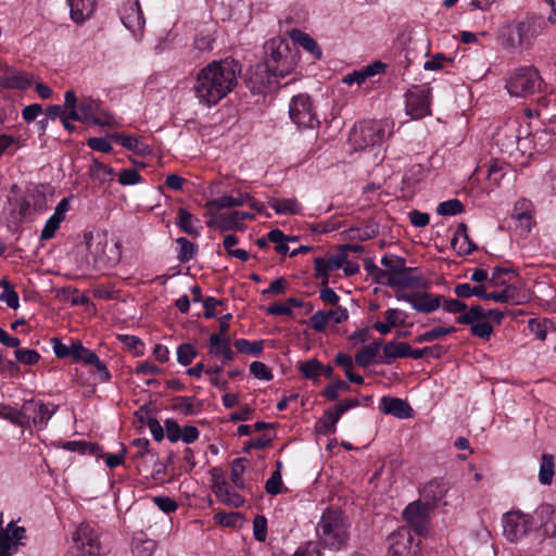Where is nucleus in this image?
<instances>
[{
	"instance_id": "obj_1",
	"label": "nucleus",
	"mask_w": 556,
	"mask_h": 556,
	"mask_svg": "<svg viewBox=\"0 0 556 556\" xmlns=\"http://www.w3.org/2000/svg\"><path fill=\"white\" fill-rule=\"evenodd\" d=\"M240 72V65L233 59L212 61L197 74L195 98L201 104L216 105L235 89Z\"/></svg>"
},
{
	"instance_id": "obj_2",
	"label": "nucleus",
	"mask_w": 556,
	"mask_h": 556,
	"mask_svg": "<svg viewBox=\"0 0 556 556\" xmlns=\"http://www.w3.org/2000/svg\"><path fill=\"white\" fill-rule=\"evenodd\" d=\"M266 63L257 66L251 74L250 84L253 91L263 93L273 84V77H285L298 65V51L292 50L289 42L281 38H273L265 45Z\"/></svg>"
},
{
	"instance_id": "obj_3",
	"label": "nucleus",
	"mask_w": 556,
	"mask_h": 556,
	"mask_svg": "<svg viewBox=\"0 0 556 556\" xmlns=\"http://www.w3.org/2000/svg\"><path fill=\"white\" fill-rule=\"evenodd\" d=\"M86 262L89 267L104 273L117 265L122 257L121 244L106 231L85 233Z\"/></svg>"
},
{
	"instance_id": "obj_4",
	"label": "nucleus",
	"mask_w": 556,
	"mask_h": 556,
	"mask_svg": "<svg viewBox=\"0 0 556 556\" xmlns=\"http://www.w3.org/2000/svg\"><path fill=\"white\" fill-rule=\"evenodd\" d=\"M349 523L338 509H327L323 513L316 527L319 541L325 547L340 549L348 541Z\"/></svg>"
},
{
	"instance_id": "obj_5",
	"label": "nucleus",
	"mask_w": 556,
	"mask_h": 556,
	"mask_svg": "<svg viewBox=\"0 0 556 556\" xmlns=\"http://www.w3.org/2000/svg\"><path fill=\"white\" fill-rule=\"evenodd\" d=\"M394 123L390 119L364 121L351 129L349 141L354 150L381 144L393 131Z\"/></svg>"
},
{
	"instance_id": "obj_6",
	"label": "nucleus",
	"mask_w": 556,
	"mask_h": 556,
	"mask_svg": "<svg viewBox=\"0 0 556 556\" xmlns=\"http://www.w3.org/2000/svg\"><path fill=\"white\" fill-rule=\"evenodd\" d=\"M542 78L533 66H526L516 70L506 83L510 96L529 97L541 90Z\"/></svg>"
},
{
	"instance_id": "obj_7",
	"label": "nucleus",
	"mask_w": 556,
	"mask_h": 556,
	"mask_svg": "<svg viewBox=\"0 0 556 556\" xmlns=\"http://www.w3.org/2000/svg\"><path fill=\"white\" fill-rule=\"evenodd\" d=\"M58 410V405L43 403L41 401L28 400L21 407L22 427L34 426L37 429H43L48 425L51 417Z\"/></svg>"
},
{
	"instance_id": "obj_8",
	"label": "nucleus",
	"mask_w": 556,
	"mask_h": 556,
	"mask_svg": "<svg viewBox=\"0 0 556 556\" xmlns=\"http://www.w3.org/2000/svg\"><path fill=\"white\" fill-rule=\"evenodd\" d=\"M545 27L546 22L543 16H527L525 20L514 24V31L518 33V38L516 40L510 38L509 43L511 47H525V49H530L534 40L544 31Z\"/></svg>"
},
{
	"instance_id": "obj_9",
	"label": "nucleus",
	"mask_w": 556,
	"mask_h": 556,
	"mask_svg": "<svg viewBox=\"0 0 556 556\" xmlns=\"http://www.w3.org/2000/svg\"><path fill=\"white\" fill-rule=\"evenodd\" d=\"M503 533L510 542H516L538 528L534 516L521 511H509L503 516Z\"/></svg>"
},
{
	"instance_id": "obj_10",
	"label": "nucleus",
	"mask_w": 556,
	"mask_h": 556,
	"mask_svg": "<svg viewBox=\"0 0 556 556\" xmlns=\"http://www.w3.org/2000/svg\"><path fill=\"white\" fill-rule=\"evenodd\" d=\"M73 541L78 556H101L103 554V546L99 534L88 523L78 526L73 534Z\"/></svg>"
},
{
	"instance_id": "obj_11",
	"label": "nucleus",
	"mask_w": 556,
	"mask_h": 556,
	"mask_svg": "<svg viewBox=\"0 0 556 556\" xmlns=\"http://www.w3.org/2000/svg\"><path fill=\"white\" fill-rule=\"evenodd\" d=\"M289 116L299 127L314 128L319 125V121L312 106L311 98L307 94L301 93L291 99Z\"/></svg>"
},
{
	"instance_id": "obj_12",
	"label": "nucleus",
	"mask_w": 556,
	"mask_h": 556,
	"mask_svg": "<svg viewBox=\"0 0 556 556\" xmlns=\"http://www.w3.org/2000/svg\"><path fill=\"white\" fill-rule=\"evenodd\" d=\"M456 323L469 325L471 334L484 340H489L493 333V326L485 319V311L481 305H472L456 318Z\"/></svg>"
},
{
	"instance_id": "obj_13",
	"label": "nucleus",
	"mask_w": 556,
	"mask_h": 556,
	"mask_svg": "<svg viewBox=\"0 0 556 556\" xmlns=\"http://www.w3.org/2000/svg\"><path fill=\"white\" fill-rule=\"evenodd\" d=\"M389 556H417L419 543L407 527H401L389 535Z\"/></svg>"
},
{
	"instance_id": "obj_14",
	"label": "nucleus",
	"mask_w": 556,
	"mask_h": 556,
	"mask_svg": "<svg viewBox=\"0 0 556 556\" xmlns=\"http://www.w3.org/2000/svg\"><path fill=\"white\" fill-rule=\"evenodd\" d=\"M430 511L431 509L418 500L405 507L403 518L416 533L426 534L429 531Z\"/></svg>"
},
{
	"instance_id": "obj_15",
	"label": "nucleus",
	"mask_w": 556,
	"mask_h": 556,
	"mask_svg": "<svg viewBox=\"0 0 556 556\" xmlns=\"http://www.w3.org/2000/svg\"><path fill=\"white\" fill-rule=\"evenodd\" d=\"M121 21L131 34L140 39L143 34L146 20L139 0H127L119 10Z\"/></svg>"
},
{
	"instance_id": "obj_16",
	"label": "nucleus",
	"mask_w": 556,
	"mask_h": 556,
	"mask_svg": "<svg viewBox=\"0 0 556 556\" xmlns=\"http://www.w3.org/2000/svg\"><path fill=\"white\" fill-rule=\"evenodd\" d=\"M430 91L414 87L405 94L406 112L413 118H422L430 114Z\"/></svg>"
},
{
	"instance_id": "obj_17",
	"label": "nucleus",
	"mask_w": 556,
	"mask_h": 556,
	"mask_svg": "<svg viewBox=\"0 0 556 556\" xmlns=\"http://www.w3.org/2000/svg\"><path fill=\"white\" fill-rule=\"evenodd\" d=\"M396 299L410 304L418 313L429 314L437 311L442 303V295H432L428 292L397 293Z\"/></svg>"
},
{
	"instance_id": "obj_18",
	"label": "nucleus",
	"mask_w": 556,
	"mask_h": 556,
	"mask_svg": "<svg viewBox=\"0 0 556 556\" xmlns=\"http://www.w3.org/2000/svg\"><path fill=\"white\" fill-rule=\"evenodd\" d=\"M358 405V400L345 399L332 408L327 409L317 424L319 432L333 433L336 431V425L340 420L341 416L349 409L357 407Z\"/></svg>"
},
{
	"instance_id": "obj_19",
	"label": "nucleus",
	"mask_w": 556,
	"mask_h": 556,
	"mask_svg": "<svg viewBox=\"0 0 556 556\" xmlns=\"http://www.w3.org/2000/svg\"><path fill=\"white\" fill-rule=\"evenodd\" d=\"M26 538V529L15 526L11 521L5 529L0 531V556L14 555L18 546L24 545L23 540Z\"/></svg>"
},
{
	"instance_id": "obj_20",
	"label": "nucleus",
	"mask_w": 556,
	"mask_h": 556,
	"mask_svg": "<svg viewBox=\"0 0 556 556\" xmlns=\"http://www.w3.org/2000/svg\"><path fill=\"white\" fill-rule=\"evenodd\" d=\"M78 110L81 115V119L85 122H91L101 126H109L113 124V117L106 113H103L99 103L93 99H81L78 103Z\"/></svg>"
},
{
	"instance_id": "obj_21",
	"label": "nucleus",
	"mask_w": 556,
	"mask_h": 556,
	"mask_svg": "<svg viewBox=\"0 0 556 556\" xmlns=\"http://www.w3.org/2000/svg\"><path fill=\"white\" fill-rule=\"evenodd\" d=\"M349 318L348 309L341 306H337L329 311H317L309 318V326L318 332L326 329L328 324H341Z\"/></svg>"
},
{
	"instance_id": "obj_22",
	"label": "nucleus",
	"mask_w": 556,
	"mask_h": 556,
	"mask_svg": "<svg viewBox=\"0 0 556 556\" xmlns=\"http://www.w3.org/2000/svg\"><path fill=\"white\" fill-rule=\"evenodd\" d=\"M533 204L531 201L521 199L515 203L511 218L515 220L516 229L522 233H529L534 225Z\"/></svg>"
},
{
	"instance_id": "obj_23",
	"label": "nucleus",
	"mask_w": 556,
	"mask_h": 556,
	"mask_svg": "<svg viewBox=\"0 0 556 556\" xmlns=\"http://www.w3.org/2000/svg\"><path fill=\"white\" fill-rule=\"evenodd\" d=\"M387 286L399 288H421L425 286V279L418 273L417 268L406 265L392 278L387 281Z\"/></svg>"
},
{
	"instance_id": "obj_24",
	"label": "nucleus",
	"mask_w": 556,
	"mask_h": 556,
	"mask_svg": "<svg viewBox=\"0 0 556 556\" xmlns=\"http://www.w3.org/2000/svg\"><path fill=\"white\" fill-rule=\"evenodd\" d=\"M2 68L0 85L3 88L25 90L30 86L31 80L25 73L18 72L5 62Z\"/></svg>"
},
{
	"instance_id": "obj_25",
	"label": "nucleus",
	"mask_w": 556,
	"mask_h": 556,
	"mask_svg": "<svg viewBox=\"0 0 556 556\" xmlns=\"http://www.w3.org/2000/svg\"><path fill=\"white\" fill-rule=\"evenodd\" d=\"M345 262V254L340 253L330 256L329 258L317 257L314 260V269L316 278H323V285L328 283L329 273L343 267Z\"/></svg>"
},
{
	"instance_id": "obj_26",
	"label": "nucleus",
	"mask_w": 556,
	"mask_h": 556,
	"mask_svg": "<svg viewBox=\"0 0 556 556\" xmlns=\"http://www.w3.org/2000/svg\"><path fill=\"white\" fill-rule=\"evenodd\" d=\"M380 410L387 415H392L400 419L409 418L413 415V408L409 404L399 397L383 396L380 400Z\"/></svg>"
},
{
	"instance_id": "obj_27",
	"label": "nucleus",
	"mask_w": 556,
	"mask_h": 556,
	"mask_svg": "<svg viewBox=\"0 0 556 556\" xmlns=\"http://www.w3.org/2000/svg\"><path fill=\"white\" fill-rule=\"evenodd\" d=\"M447 484L441 480H432L428 482L422 491V504L427 505L431 510L440 503L446 495Z\"/></svg>"
},
{
	"instance_id": "obj_28",
	"label": "nucleus",
	"mask_w": 556,
	"mask_h": 556,
	"mask_svg": "<svg viewBox=\"0 0 556 556\" xmlns=\"http://www.w3.org/2000/svg\"><path fill=\"white\" fill-rule=\"evenodd\" d=\"M534 519L544 535L556 536V508L542 505L535 510Z\"/></svg>"
},
{
	"instance_id": "obj_29",
	"label": "nucleus",
	"mask_w": 556,
	"mask_h": 556,
	"mask_svg": "<svg viewBox=\"0 0 556 556\" xmlns=\"http://www.w3.org/2000/svg\"><path fill=\"white\" fill-rule=\"evenodd\" d=\"M208 353L214 357L220 358L223 363L230 362L235 356L229 338L217 333L210 336Z\"/></svg>"
},
{
	"instance_id": "obj_30",
	"label": "nucleus",
	"mask_w": 556,
	"mask_h": 556,
	"mask_svg": "<svg viewBox=\"0 0 556 556\" xmlns=\"http://www.w3.org/2000/svg\"><path fill=\"white\" fill-rule=\"evenodd\" d=\"M213 491L217 498L228 506L240 507L244 503L243 497L233 491L230 484L225 480L215 481Z\"/></svg>"
},
{
	"instance_id": "obj_31",
	"label": "nucleus",
	"mask_w": 556,
	"mask_h": 556,
	"mask_svg": "<svg viewBox=\"0 0 556 556\" xmlns=\"http://www.w3.org/2000/svg\"><path fill=\"white\" fill-rule=\"evenodd\" d=\"M451 245L459 255H468L476 250L477 247L468 236L466 224H459L451 240Z\"/></svg>"
},
{
	"instance_id": "obj_32",
	"label": "nucleus",
	"mask_w": 556,
	"mask_h": 556,
	"mask_svg": "<svg viewBox=\"0 0 556 556\" xmlns=\"http://www.w3.org/2000/svg\"><path fill=\"white\" fill-rule=\"evenodd\" d=\"M71 17L75 23H83L94 10L93 0H67Z\"/></svg>"
},
{
	"instance_id": "obj_33",
	"label": "nucleus",
	"mask_w": 556,
	"mask_h": 556,
	"mask_svg": "<svg viewBox=\"0 0 556 556\" xmlns=\"http://www.w3.org/2000/svg\"><path fill=\"white\" fill-rule=\"evenodd\" d=\"M250 195L248 193L238 192L237 197L223 195L220 198L207 201L205 207L210 211L223 210L228 207L241 206L248 203Z\"/></svg>"
},
{
	"instance_id": "obj_34",
	"label": "nucleus",
	"mask_w": 556,
	"mask_h": 556,
	"mask_svg": "<svg viewBox=\"0 0 556 556\" xmlns=\"http://www.w3.org/2000/svg\"><path fill=\"white\" fill-rule=\"evenodd\" d=\"M289 36L294 43L301 46L304 50L309 52L313 56H315L316 59L321 58L323 53H321L319 46L317 45L315 39L313 37H311L308 34L294 28L289 31Z\"/></svg>"
},
{
	"instance_id": "obj_35",
	"label": "nucleus",
	"mask_w": 556,
	"mask_h": 556,
	"mask_svg": "<svg viewBox=\"0 0 556 556\" xmlns=\"http://www.w3.org/2000/svg\"><path fill=\"white\" fill-rule=\"evenodd\" d=\"M112 138L123 148L139 155L148 154L151 151L150 147L138 137L124 134H115L112 136Z\"/></svg>"
},
{
	"instance_id": "obj_36",
	"label": "nucleus",
	"mask_w": 556,
	"mask_h": 556,
	"mask_svg": "<svg viewBox=\"0 0 556 556\" xmlns=\"http://www.w3.org/2000/svg\"><path fill=\"white\" fill-rule=\"evenodd\" d=\"M413 349L406 342L391 341L383 346V356L386 363H391L395 358L412 357Z\"/></svg>"
},
{
	"instance_id": "obj_37",
	"label": "nucleus",
	"mask_w": 556,
	"mask_h": 556,
	"mask_svg": "<svg viewBox=\"0 0 556 556\" xmlns=\"http://www.w3.org/2000/svg\"><path fill=\"white\" fill-rule=\"evenodd\" d=\"M497 303H514L519 304L521 302L518 287L515 285H507L501 291H491L486 293V299Z\"/></svg>"
},
{
	"instance_id": "obj_38",
	"label": "nucleus",
	"mask_w": 556,
	"mask_h": 556,
	"mask_svg": "<svg viewBox=\"0 0 556 556\" xmlns=\"http://www.w3.org/2000/svg\"><path fill=\"white\" fill-rule=\"evenodd\" d=\"M382 342L383 341L379 339L368 345H365L362 350H359L355 354L356 364L362 367H367L368 365H370L375 361L376 356L378 355V353L381 349Z\"/></svg>"
},
{
	"instance_id": "obj_39",
	"label": "nucleus",
	"mask_w": 556,
	"mask_h": 556,
	"mask_svg": "<svg viewBox=\"0 0 556 556\" xmlns=\"http://www.w3.org/2000/svg\"><path fill=\"white\" fill-rule=\"evenodd\" d=\"M238 216V211L219 214L208 222L207 225L210 227L215 226L222 231L238 229L241 226Z\"/></svg>"
},
{
	"instance_id": "obj_40",
	"label": "nucleus",
	"mask_w": 556,
	"mask_h": 556,
	"mask_svg": "<svg viewBox=\"0 0 556 556\" xmlns=\"http://www.w3.org/2000/svg\"><path fill=\"white\" fill-rule=\"evenodd\" d=\"M269 206L274 208L277 214L287 215V214H299L301 211V206L295 199H270Z\"/></svg>"
},
{
	"instance_id": "obj_41",
	"label": "nucleus",
	"mask_w": 556,
	"mask_h": 556,
	"mask_svg": "<svg viewBox=\"0 0 556 556\" xmlns=\"http://www.w3.org/2000/svg\"><path fill=\"white\" fill-rule=\"evenodd\" d=\"M89 174L91 178L100 182H106L113 180L115 172L109 165L98 161L97 159H93L89 167Z\"/></svg>"
},
{
	"instance_id": "obj_42",
	"label": "nucleus",
	"mask_w": 556,
	"mask_h": 556,
	"mask_svg": "<svg viewBox=\"0 0 556 556\" xmlns=\"http://www.w3.org/2000/svg\"><path fill=\"white\" fill-rule=\"evenodd\" d=\"M156 548L155 541L148 539L140 533L134 538L132 555L134 556H152Z\"/></svg>"
},
{
	"instance_id": "obj_43",
	"label": "nucleus",
	"mask_w": 556,
	"mask_h": 556,
	"mask_svg": "<svg viewBox=\"0 0 556 556\" xmlns=\"http://www.w3.org/2000/svg\"><path fill=\"white\" fill-rule=\"evenodd\" d=\"M406 264V261L394 254H386L381 258V265L387 274L388 280L394 277Z\"/></svg>"
},
{
	"instance_id": "obj_44",
	"label": "nucleus",
	"mask_w": 556,
	"mask_h": 556,
	"mask_svg": "<svg viewBox=\"0 0 556 556\" xmlns=\"http://www.w3.org/2000/svg\"><path fill=\"white\" fill-rule=\"evenodd\" d=\"M176 243L178 245L177 258L179 262L187 263L195 256L198 247L194 243L190 242L185 237L177 238Z\"/></svg>"
},
{
	"instance_id": "obj_45",
	"label": "nucleus",
	"mask_w": 556,
	"mask_h": 556,
	"mask_svg": "<svg viewBox=\"0 0 556 556\" xmlns=\"http://www.w3.org/2000/svg\"><path fill=\"white\" fill-rule=\"evenodd\" d=\"M176 224L185 231L186 233L199 237L200 231L194 226V218L191 213H189L186 208L179 207L177 214Z\"/></svg>"
},
{
	"instance_id": "obj_46",
	"label": "nucleus",
	"mask_w": 556,
	"mask_h": 556,
	"mask_svg": "<svg viewBox=\"0 0 556 556\" xmlns=\"http://www.w3.org/2000/svg\"><path fill=\"white\" fill-rule=\"evenodd\" d=\"M301 374L313 381H317L323 376V365L316 358H311L299 364Z\"/></svg>"
},
{
	"instance_id": "obj_47",
	"label": "nucleus",
	"mask_w": 556,
	"mask_h": 556,
	"mask_svg": "<svg viewBox=\"0 0 556 556\" xmlns=\"http://www.w3.org/2000/svg\"><path fill=\"white\" fill-rule=\"evenodd\" d=\"M456 331V328L454 327H442L438 326L435 328H432L431 330H428L415 338V343H425V342H432L434 340L441 339L444 336L451 334Z\"/></svg>"
},
{
	"instance_id": "obj_48",
	"label": "nucleus",
	"mask_w": 556,
	"mask_h": 556,
	"mask_svg": "<svg viewBox=\"0 0 556 556\" xmlns=\"http://www.w3.org/2000/svg\"><path fill=\"white\" fill-rule=\"evenodd\" d=\"M2 292L0 293V301L4 302L10 308L16 309L20 306V298L17 292L14 291L11 283L5 279L0 280Z\"/></svg>"
},
{
	"instance_id": "obj_49",
	"label": "nucleus",
	"mask_w": 556,
	"mask_h": 556,
	"mask_svg": "<svg viewBox=\"0 0 556 556\" xmlns=\"http://www.w3.org/2000/svg\"><path fill=\"white\" fill-rule=\"evenodd\" d=\"M554 477V458L549 454H543L539 471V480L542 484H551Z\"/></svg>"
},
{
	"instance_id": "obj_50",
	"label": "nucleus",
	"mask_w": 556,
	"mask_h": 556,
	"mask_svg": "<svg viewBox=\"0 0 556 556\" xmlns=\"http://www.w3.org/2000/svg\"><path fill=\"white\" fill-rule=\"evenodd\" d=\"M281 462L276 463V470L271 473L269 479L266 481L265 490L270 495H278L282 492V479H281Z\"/></svg>"
},
{
	"instance_id": "obj_51",
	"label": "nucleus",
	"mask_w": 556,
	"mask_h": 556,
	"mask_svg": "<svg viewBox=\"0 0 556 556\" xmlns=\"http://www.w3.org/2000/svg\"><path fill=\"white\" fill-rule=\"evenodd\" d=\"M97 354L85 348L80 341H73L72 358L75 362H83L90 365L92 361H96Z\"/></svg>"
},
{
	"instance_id": "obj_52",
	"label": "nucleus",
	"mask_w": 556,
	"mask_h": 556,
	"mask_svg": "<svg viewBox=\"0 0 556 556\" xmlns=\"http://www.w3.org/2000/svg\"><path fill=\"white\" fill-rule=\"evenodd\" d=\"M235 348L240 353L256 356L263 351L264 342L262 340L251 342L247 339H238L235 341Z\"/></svg>"
},
{
	"instance_id": "obj_53",
	"label": "nucleus",
	"mask_w": 556,
	"mask_h": 556,
	"mask_svg": "<svg viewBox=\"0 0 556 556\" xmlns=\"http://www.w3.org/2000/svg\"><path fill=\"white\" fill-rule=\"evenodd\" d=\"M464 211V205L458 199H451L439 203L437 213L441 216H454Z\"/></svg>"
},
{
	"instance_id": "obj_54",
	"label": "nucleus",
	"mask_w": 556,
	"mask_h": 556,
	"mask_svg": "<svg viewBox=\"0 0 556 556\" xmlns=\"http://www.w3.org/2000/svg\"><path fill=\"white\" fill-rule=\"evenodd\" d=\"M197 354L194 345L190 343L180 344L177 348V362L182 366H187L192 363Z\"/></svg>"
},
{
	"instance_id": "obj_55",
	"label": "nucleus",
	"mask_w": 556,
	"mask_h": 556,
	"mask_svg": "<svg viewBox=\"0 0 556 556\" xmlns=\"http://www.w3.org/2000/svg\"><path fill=\"white\" fill-rule=\"evenodd\" d=\"M244 458H236L231 463V481L238 489H244L245 484L242 475L245 470Z\"/></svg>"
},
{
	"instance_id": "obj_56",
	"label": "nucleus",
	"mask_w": 556,
	"mask_h": 556,
	"mask_svg": "<svg viewBox=\"0 0 556 556\" xmlns=\"http://www.w3.org/2000/svg\"><path fill=\"white\" fill-rule=\"evenodd\" d=\"M14 356L21 364L29 366L37 364L40 359L39 353L30 349H16Z\"/></svg>"
},
{
	"instance_id": "obj_57",
	"label": "nucleus",
	"mask_w": 556,
	"mask_h": 556,
	"mask_svg": "<svg viewBox=\"0 0 556 556\" xmlns=\"http://www.w3.org/2000/svg\"><path fill=\"white\" fill-rule=\"evenodd\" d=\"M383 315L384 319L392 328L404 325L408 317L407 313L399 308H388Z\"/></svg>"
},
{
	"instance_id": "obj_58",
	"label": "nucleus",
	"mask_w": 556,
	"mask_h": 556,
	"mask_svg": "<svg viewBox=\"0 0 556 556\" xmlns=\"http://www.w3.org/2000/svg\"><path fill=\"white\" fill-rule=\"evenodd\" d=\"M0 418L9 420L13 425H16L20 427H22V425H23L21 409L17 410L7 404L0 403Z\"/></svg>"
},
{
	"instance_id": "obj_59",
	"label": "nucleus",
	"mask_w": 556,
	"mask_h": 556,
	"mask_svg": "<svg viewBox=\"0 0 556 556\" xmlns=\"http://www.w3.org/2000/svg\"><path fill=\"white\" fill-rule=\"evenodd\" d=\"M445 353L443 346L441 345H432V346H426L422 349H416L413 350L412 358L413 359H420L426 356H431L434 358L441 357Z\"/></svg>"
},
{
	"instance_id": "obj_60",
	"label": "nucleus",
	"mask_w": 556,
	"mask_h": 556,
	"mask_svg": "<svg viewBox=\"0 0 556 556\" xmlns=\"http://www.w3.org/2000/svg\"><path fill=\"white\" fill-rule=\"evenodd\" d=\"M93 366V369L90 371L97 380L100 382H109L111 379V374L106 367V365L98 357L96 356V361H92L90 364Z\"/></svg>"
},
{
	"instance_id": "obj_61",
	"label": "nucleus",
	"mask_w": 556,
	"mask_h": 556,
	"mask_svg": "<svg viewBox=\"0 0 556 556\" xmlns=\"http://www.w3.org/2000/svg\"><path fill=\"white\" fill-rule=\"evenodd\" d=\"M349 389L350 386L346 382L337 380L324 389L323 395L329 401H334L339 397L340 391H348Z\"/></svg>"
},
{
	"instance_id": "obj_62",
	"label": "nucleus",
	"mask_w": 556,
	"mask_h": 556,
	"mask_svg": "<svg viewBox=\"0 0 556 556\" xmlns=\"http://www.w3.org/2000/svg\"><path fill=\"white\" fill-rule=\"evenodd\" d=\"M118 182L122 186H132L141 182V176L135 168L123 169L118 175Z\"/></svg>"
},
{
	"instance_id": "obj_63",
	"label": "nucleus",
	"mask_w": 556,
	"mask_h": 556,
	"mask_svg": "<svg viewBox=\"0 0 556 556\" xmlns=\"http://www.w3.org/2000/svg\"><path fill=\"white\" fill-rule=\"evenodd\" d=\"M119 340L124 343V345L135 355L143 354V343L141 340L135 336L123 334L119 336Z\"/></svg>"
},
{
	"instance_id": "obj_64",
	"label": "nucleus",
	"mask_w": 556,
	"mask_h": 556,
	"mask_svg": "<svg viewBox=\"0 0 556 556\" xmlns=\"http://www.w3.org/2000/svg\"><path fill=\"white\" fill-rule=\"evenodd\" d=\"M251 374L261 380L269 381L273 379V374L270 369L262 362H253L250 365Z\"/></svg>"
}]
</instances>
